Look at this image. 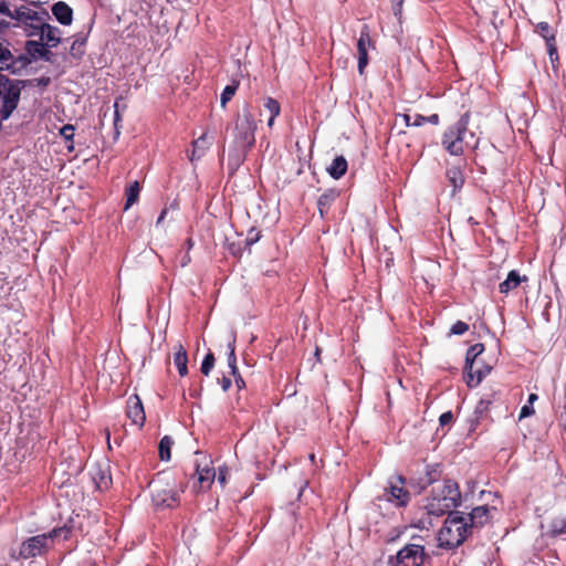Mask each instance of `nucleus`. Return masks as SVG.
I'll return each mask as SVG.
<instances>
[{
	"instance_id": "obj_1",
	"label": "nucleus",
	"mask_w": 566,
	"mask_h": 566,
	"mask_svg": "<svg viewBox=\"0 0 566 566\" xmlns=\"http://www.w3.org/2000/svg\"><path fill=\"white\" fill-rule=\"evenodd\" d=\"M256 123L248 108L238 114L233 127L234 145L237 154H230V164L238 167L244 160L245 151L255 143Z\"/></svg>"
},
{
	"instance_id": "obj_2",
	"label": "nucleus",
	"mask_w": 566,
	"mask_h": 566,
	"mask_svg": "<svg viewBox=\"0 0 566 566\" xmlns=\"http://www.w3.org/2000/svg\"><path fill=\"white\" fill-rule=\"evenodd\" d=\"M461 504L459 484L450 479L443 481L441 488L433 489L431 496L427 499L424 509L429 515L441 516L452 512V509Z\"/></svg>"
},
{
	"instance_id": "obj_3",
	"label": "nucleus",
	"mask_w": 566,
	"mask_h": 566,
	"mask_svg": "<svg viewBox=\"0 0 566 566\" xmlns=\"http://www.w3.org/2000/svg\"><path fill=\"white\" fill-rule=\"evenodd\" d=\"M70 533L71 530L67 527H55L49 533L29 537L21 543L17 555L15 552H11V557L13 559H31L44 556L51 549L55 538L63 537V539H67Z\"/></svg>"
},
{
	"instance_id": "obj_4",
	"label": "nucleus",
	"mask_w": 566,
	"mask_h": 566,
	"mask_svg": "<svg viewBox=\"0 0 566 566\" xmlns=\"http://www.w3.org/2000/svg\"><path fill=\"white\" fill-rule=\"evenodd\" d=\"M471 119L470 111L463 113L459 119L447 127L441 136L442 148L454 157H462L465 147L470 144L467 140V135L471 138H475V134L469 130V123Z\"/></svg>"
},
{
	"instance_id": "obj_5",
	"label": "nucleus",
	"mask_w": 566,
	"mask_h": 566,
	"mask_svg": "<svg viewBox=\"0 0 566 566\" xmlns=\"http://www.w3.org/2000/svg\"><path fill=\"white\" fill-rule=\"evenodd\" d=\"M151 501L157 507L174 509L179 505V489L176 479L165 472L156 474L150 481Z\"/></svg>"
},
{
	"instance_id": "obj_6",
	"label": "nucleus",
	"mask_w": 566,
	"mask_h": 566,
	"mask_svg": "<svg viewBox=\"0 0 566 566\" xmlns=\"http://www.w3.org/2000/svg\"><path fill=\"white\" fill-rule=\"evenodd\" d=\"M471 534L463 514L453 511L449 513L439 531L438 539L441 547L454 548L460 546Z\"/></svg>"
},
{
	"instance_id": "obj_7",
	"label": "nucleus",
	"mask_w": 566,
	"mask_h": 566,
	"mask_svg": "<svg viewBox=\"0 0 566 566\" xmlns=\"http://www.w3.org/2000/svg\"><path fill=\"white\" fill-rule=\"evenodd\" d=\"M49 12L44 9L34 10L28 6L13 7V28H20L28 36H36L42 32L44 20H50Z\"/></svg>"
},
{
	"instance_id": "obj_8",
	"label": "nucleus",
	"mask_w": 566,
	"mask_h": 566,
	"mask_svg": "<svg viewBox=\"0 0 566 566\" xmlns=\"http://www.w3.org/2000/svg\"><path fill=\"white\" fill-rule=\"evenodd\" d=\"M483 352L484 345L482 343H476L467 350L464 370L467 373V385L469 387L478 386L492 369L490 366H480V356Z\"/></svg>"
},
{
	"instance_id": "obj_9",
	"label": "nucleus",
	"mask_w": 566,
	"mask_h": 566,
	"mask_svg": "<svg viewBox=\"0 0 566 566\" xmlns=\"http://www.w3.org/2000/svg\"><path fill=\"white\" fill-rule=\"evenodd\" d=\"M426 558L424 547L420 544H407L397 552L396 555L389 556V566H422Z\"/></svg>"
},
{
	"instance_id": "obj_10",
	"label": "nucleus",
	"mask_w": 566,
	"mask_h": 566,
	"mask_svg": "<svg viewBox=\"0 0 566 566\" xmlns=\"http://www.w3.org/2000/svg\"><path fill=\"white\" fill-rule=\"evenodd\" d=\"M406 480L401 475L394 476L389 486L385 490V497L387 501L394 503L396 506H405L410 500V493L405 488Z\"/></svg>"
},
{
	"instance_id": "obj_11",
	"label": "nucleus",
	"mask_w": 566,
	"mask_h": 566,
	"mask_svg": "<svg viewBox=\"0 0 566 566\" xmlns=\"http://www.w3.org/2000/svg\"><path fill=\"white\" fill-rule=\"evenodd\" d=\"M27 62L28 60L22 55L14 56L10 50V43L0 39V72L18 73L27 65Z\"/></svg>"
},
{
	"instance_id": "obj_12",
	"label": "nucleus",
	"mask_w": 566,
	"mask_h": 566,
	"mask_svg": "<svg viewBox=\"0 0 566 566\" xmlns=\"http://www.w3.org/2000/svg\"><path fill=\"white\" fill-rule=\"evenodd\" d=\"M375 49V42L370 36V29L367 24H364L360 32L359 38L357 40V53H358V73L363 75L365 73V69L368 65V50Z\"/></svg>"
},
{
	"instance_id": "obj_13",
	"label": "nucleus",
	"mask_w": 566,
	"mask_h": 566,
	"mask_svg": "<svg viewBox=\"0 0 566 566\" xmlns=\"http://www.w3.org/2000/svg\"><path fill=\"white\" fill-rule=\"evenodd\" d=\"M211 463L212 462L206 457L203 458V464L196 462V473L198 475V480L193 488H197L198 485L199 491L209 490L216 480L217 471L213 467H211Z\"/></svg>"
},
{
	"instance_id": "obj_14",
	"label": "nucleus",
	"mask_w": 566,
	"mask_h": 566,
	"mask_svg": "<svg viewBox=\"0 0 566 566\" xmlns=\"http://www.w3.org/2000/svg\"><path fill=\"white\" fill-rule=\"evenodd\" d=\"M467 166V160L464 158H460L455 165H451L446 170V177L449 185L452 187L451 195L454 196L458 191L462 189L465 182L464 168Z\"/></svg>"
},
{
	"instance_id": "obj_15",
	"label": "nucleus",
	"mask_w": 566,
	"mask_h": 566,
	"mask_svg": "<svg viewBox=\"0 0 566 566\" xmlns=\"http://www.w3.org/2000/svg\"><path fill=\"white\" fill-rule=\"evenodd\" d=\"M126 416L132 420V423L136 424L138 428L144 426L146 415L143 402L137 395L128 397L126 401Z\"/></svg>"
},
{
	"instance_id": "obj_16",
	"label": "nucleus",
	"mask_w": 566,
	"mask_h": 566,
	"mask_svg": "<svg viewBox=\"0 0 566 566\" xmlns=\"http://www.w3.org/2000/svg\"><path fill=\"white\" fill-rule=\"evenodd\" d=\"M467 525L472 533L474 528L484 526L490 520V512L488 505L474 507L465 517Z\"/></svg>"
},
{
	"instance_id": "obj_17",
	"label": "nucleus",
	"mask_w": 566,
	"mask_h": 566,
	"mask_svg": "<svg viewBox=\"0 0 566 566\" xmlns=\"http://www.w3.org/2000/svg\"><path fill=\"white\" fill-rule=\"evenodd\" d=\"M528 282L527 275H522L518 271L512 270L509 272L506 279L500 283L499 291L501 294H509L515 291L522 283Z\"/></svg>"
},
{
	"instance_id": "obj_18",
	"label": "nucleus",
	"mask_w": 566,
	"mask_h": 566,
	"mask_svg": "<svg viewBox=\"0 0 566 566\" xmlns=\"http://www.w3.org/2000/svg\"><path fill=\"white\" fill-rule=\"evenodd\" d=\"M442 472V465L440 463L427 464L424 468V474L418 479L420 490H424L429 485L439 481Z\"/></svg>"
},
{
	"instance_id": "obj_19",
	"label": "nucleus",
	"mask_w": 566,
	"mask_h": 566,
	"mask_svg": "<svg viewBox=\"0 0 566 566\" xmlns=\"http://www.w3.org/2000/svg\"><path fill=\"white\" fill-rule=\"evenodd\" d=\"M48 21L49 20H44L42 32H39L36 36H39L46 46L55 48L61 42V30L57 27L49 24Z\"/></svg>"
},
{
	"instance_id": "obj_20",
	"label": "nucleus",
	"mask_w": 566,
	"mask_h": 566,
	"mask_svg": "<svg viewBox=\"0 0 566 566\" xmlns=\"http://www.w3.org/2000/svg\"><path fill=\"white\" fill-rule=\"evenodd\" d=\"M52 14L62 25H70L73 21V9L64 1L52 6Z\"/></svg>"
},
{
	"instance_id": "obj_21",
	"label": "nucleus",
	"mask_w": 566,
	"mask_h": 566,
	"mask_svg": "<svg viewBox=\"0 0 566 566\" xmlns=\"http://www.w3.org/2000/svg\"><path fill=\"white\" fill-rule=\"evenodd\" d=\"M212 144V138L208 137L206 133H203L199 138L193 140L191 154L189 155V159L191 161L199 160L209 147Z\"/></svg>"
},
{
	"instance_id": "obj_22",
	"label": "nucleus",
	"mask_w": 566,
	"mask_h": 566,
	"mask_svg": "<svg viewBox=\"0 0 566 566\" xmlns=\"http://www.w3.org/2000/svg\"><path fill=\"white\" fill-rule=\"evenodd\" d=\"M27 53L33 59L41 57L45 61L50 60V55L52 54L49 49H46V44L43 41H27L25 43Z\"/></svg>"
},
{
	"instance_id": "obj_23",
	"label": "nucleus",
	"mask_w": 566,
	"mask_h": 566,
	"mask_svg": "<svg viewBox=\"0 0 566 566\" xmlns=\"http://www.w3.org/2000/svg\"><path fill=\"white\" fill-rule=\"evenodd\" d=\"M174 353V364L178 369V373L181 377H185L188 375V355L187 350L181 344H178L175 347Z\"/></svg>"
},
{
	"instance_id": "obj_24",
	"label": "nucleus",
	"mask_w": 566,
	"mask_h": 566,
	"mask_svg": "<svg viewBox=\"0 0 566 566\" xmlns=\"http://www.w3.org/2000/svg\"><path fill=\"white\" fill-rule=\"evenodd\" d=\"M13 8L9 0H0V33L12 25Z\"/></svg>"
},
{
	"instance_id": "obj_25",
	"label": "nucleus",
	"mask_w": 566,
	"mask_h": 566,
	"mask_svg": "<svg viewBox=\"0 0 566 566\" xmlns=\"http://www.w3.org/2000/svg\"><path fill=\"white\" fill-rule=\"evenodd\" d=\"M338 191L335 190V189H328L326 190L324 193H322L318 199H317V208H318V211H319V214L322 218H324L331 206L333 205V202L336 200V198L338 197Z\"/></svg>"
},
{
	"instance_id": "obj_26",
	"label": "nucleus",
	"mask_w": 566,
	"mask_h": 566,
	"mask_svg": "<svg viewBox=\"0 0 566 566\" xmlns=\"http://www.w3.org/2000/svg\"><path fill=\"white\" fill-rule=\"evenodd\" d=\"M348 164L343 155L336 156L331 166L327 168V172L334 179H340L347 171Z\"/></svg>"
},
{
	"instance_id": "obj_27",
	"label": "nucleus",
	"mask_w": 566,
	"mask_h": 566,
	"mask_svg": "<svg viewBox=\"0 0 566 566\" xmlns=\"http://www.w3.org/2000/svg\"><path fill=\"white\" fill-rule=\"evenodd\" d=\"M142 187L139 181L135 180L125 188V207L124 210H128L134 203L138 201Z\"/></svg>"
},
{
	"instance_id": "obj_28",
	"label": "nucleus",
	"mask_w": 566,
	"mask_h": 566,
	"mask_svg": "<svg viewBox=\"0 0 566 566\" xmlns=\"http://www.w3.org/2000/svg\"><path fill=\"white\" fill-rule=\"evenodd\" d=\"M566 535V518H554L547 531V536L556 538Z\"/></svg>"
},
{
	"instance_id": "obj_29",
	"label": "nucleus",
	"mask_w": 566,
	"mask_h": 566,
	"mask_svg": "<svg viewBox=\"0 0 566 566\" xmlns=\"http://www.w3.org/2000/svg\"><path fill=\"white\" fill-rule=\"evenodd\" d=\"M172 444H174V440L171 437L165 436L161 438V440L159 441V446H158V452H159L160 460H163V461L170 460Z\"/></svg>"
},
{
	"instance_id": "obj_30",
	"label": "nucleus",
	"mask_w": 566,
	"mask_h": 566,
	"mask_svg": "<svg viewBox=\"0 0 566 566\" xmlns=\"http://www.w3.org/2000/svg\"><path fill=\"white\" fill-rule=\"evenodd\" d=\"M264 107L270 112L271 117L268 120V126L272 127L275 118L280 115L281 106L279 102L272 97H268L264 102Z\"/></svg>"
},
{
	"instance_id": "obj_31",
	"label": "nucleus",
	"mask_w": 566,
	"mask_h": 566,
	"mask_svg": "<svg viewBox=\"0 0 566 566\" xmlns=\"http://www.w3.org/2000/svg\"><path fill=\"white\" fill-rule=\"evenodd\" d=\"M240 85V82L237 80H233L230 85H227L220 96V104L222 107H226V105L232 99V97L235 95V92L238 91Z\"/></svg>"
},
{
	"instance_id": "obj_32",
	"label": "nucleus",
	"mask_w": 566,
	"mask_h": 566,
	"mask_svg": "<svg viewBox=\"0 0 566 566\" xmlns=\"http://www.w3.org/2000/svg\"><path fill=\"white\" fill-rule=\"evenodd\" d=\"M228 366L231 375H237L235 336L228 342Z\"/></svg>"
},
{
	"instance_id": "obj_33",
	"label": "nucleus",
	"mask_w": 566,
	"mask_h": 566,
	"mask_svg": "<svg viewBox=\"0 0 566 566\" xmlns=\"http://www.w3.org/2000/svg\"><path fill=\"white\" fill-rule=\"evenodd\" d=\"M92 476H93V480H94L96 486L99 490L107 489L112 481L111 475H108L106 472L102 471L101 469H98L96 472H93Z\"/></svg>"
},
{
	"instance_id": "obj_34",
	"label": "nucleus",
	"mask_w": 566,
	"mask_h": 566,
	"mask_svg": "<svg viewBox=\"0 0 566 566\" xmlns=\"http://www.w3.org/2000/svg\"><path fill=\"white\" fill-rule=\"evenodd\" d=\"M536 32L545 40L549 41L551 39H555V31L552 29L548 22H539L536 25Z\"/></svg>"
},
{
	"instance_id": "obj_35",
	"label": "nucleus",
	"mask_w": 566,
	"mask_h": 566,
	"mask_svg": "<svg viewBox=\"0 0 566 566\" xmlns=\"http://www.w3.org/2000/svg\"><path fill=\"white\" fill-rule=\"evenodd\" d=\"M214 364H216V357L213 355L212 352H209L202 363H201V367H200V371L205 375V376H209V374L211 373V370L213 369L214 367Z\"/></svg>"
},
{
	"instance_id": "obj_36",
	"label": "nucleus",
	"mask_w": 566,
	"mask_h": 566,
	"mask_svg": "<svg viewBox=\"0 0 566 566\" xmlns=\"http://www.w3.org/2000/svg\"><path fill=\"white\" fill-rule=\"evenodd\" d=\"M74 126L71 125V124H66L64 125L61 129H60V135L66 140V142H70L71 144L67 145V149L71 151L74 149V146H73V138H74Z\"/></svg>"
},
{
	"instance_id": "obj_37",
	"label": "nucleus",
	"mask_w": 566,
	"mask_h": 566,
	"mask_svg": "<svg viewBox=\"0 0 566 566\" xmlns=\"http://www.w3.org/2000/svg\"><path fill=\"white\" fill-rule=\"evenodd\" d=\"M402 117L407 126L419 127L426 124L424 116L420 114H416L415 116L403 114Z\"/></svg>"
},
{
	"instance_id": "obj_38",
	"label": "nucleus",
	"mask_w": 566,
	"mask_h": 566,
	"mask_svg": "<svg viewBox=\"0 0 566 566\" xmlns=\"http://www.w3.org/2000/svg\"><path fill=\"white\" fill-rule=\"evenodd\" d=\"M547 46V53L549 55V60L553 64V67H555V62H558V52H557V45H556V38L551 39L549 41H545Z\"/></svg>"
},
{
	"instance_id": "obj_39",
	"label": "nucleus",
	"mask_w": 566,
	"mask_h": 566,
	"mask_svg": "<svg viewBox=\"0 0 566 566\" xmlns=\"http://www.w3.org/2000/svg\"><path fill=\"white\" fill-rule=\"evenodd\" d=\"M85 42H86L85 39H76V40H74V42L72 43L70 53L73 56L81 57L84 54L83 46H84Z\"/></svg>"
},
{
	"instance_id": "obj_40",
	"label": "nucleus",
	"mask_w": 566,
	"mask_h": 566,
	"mask_svg": "<svg viewBox=\"0 0 566 566\" xmlns=\"http://www.w3.org/2000/svg\"><path fill=\"white\" fill-rule=\"evenodd\" d=\"M468 331H469V325L465 322L457 321L452 325V327L450 329V333L453 334V335H462V334H464Z\"/></svg>"
},
{
	"instance_id": "obj_41",
	"label": "nucleus",
	"mask_w": 566,
	"mask_h": 566,
	"mask_svg": "<svg viewBox=\"0 0 566 566\" xmlns=\"http://www.w3.org/2000/svg\"><path fill=\"white\" fill-rule=\"evenodd\" d=\"M493 398H494L493 395L484 396L483 398H481V400L479 401V403L476 406V411L478 412L488 411L490 405L493 401Z\"/></svg>"
},
{
	"instance_id": "obj_42",
	"label": "nucleus",
	"mask_w": 566,
	"mask_h": 566,
	"mask_svg": "<svg viewBox=\"0 0 566 566\" xmlns=\"http://www.w3.org/2000/svg\"><path fill=\"white\" fill-rule=\"evenodd\" d=\"M260 238H261L260 232L255 231L254 229H251L245 239V245L250 248L252 244L258 242L260 240Z\"/></svg>"
},
{
	"instance_id": "obj_43",
	"label": "nucleus",
	"mask_w": 566,
	"mask_h": 566,
	"mask_svg": "<svg viewBox=\"0 0 566 566\" xmlns=\"http://www.w3.org/2000/svg\"><path fill=\"white\" fill-rule=\"evenodd\" d=\"M228 474H229V470L227 467H219L218 468V472H217V480L218 482L224 486L226 483H227V479H228Z\"/></svg>"
},
{
	"instance_id": "obj_44",
	"label": "nucleus",
	"mask_w": 566,
	"mask_h": 566,
	"mask_svg": "<svg viewBox=\"0 0 566 566\" xmlns=\"http://www.w3.org/2000/svg\"><path fill=\"white\" fill-rule=\"evenodd\" d=\"M115 112H114V127H115V134L119 135V122L122 120V116L118 111V103L115 102L114 104Z\"/></svg>"
},
{
	"instance_id": "obj_45",
	"label": "nucleus",
	"mask_w": 566,
	"mask_h": 566,
	"mask_svg": "<svg viewBox=\"0 0 566 566\" xmlns=\"http://www.w3.org/2000/svg\"><path fill=\"white\" fill-rule=\"evenodd\" d=\"M534 413H535V410H534L533 406L527 403V405H524L521 408L518 418L520 419H524V418H527L530 416H533Z\"/></svg>"
},
{
	"instance_id": "obj_46",
	"label": "nucleus",
	"mask_w": 566,
	"mask_h": 566,
	"mask_svg": "<svg viewBox=\"0 0 566 566\" xmlns=\"http://www.w3.org/2000/svg\"><path fill=\"white\" fill-rule=\"evenodd\" d=\"M403 1L405 0H391V8L396 17L401 15Z\"/></svg>"
},
{
	"instance_id": "obj_47",
	"label": "nucleus",
	"mask_w": 566,
	"mask_h": 566,
	"mask_svg": "<svg viewBox=\"0 0 566 566\" xmlns=\"http://www.w3.org/2000/svg\"><path fill=\"white\" fill-rule=\"evenodd\" d=\"M452 420H453V415L451 411L443 412L439 418V422L441 426H447V424L451 423Z\"/></svg>"
},
{
	"instance_id": "obj_48",
	"label": "nucleus",
	"mask_w": 566,
	"mask_h": 566,
	"mask_svg": "<svg viewBox=\"0 0 566 566\" xmlns=\"http://www.w3.org/2000/svg\"><path fill=\"white\" fill-rule=\"evenodd\" d=\"M218 382L221 385L223 391H228L232 385L231 378L227 376L218 379Z\"/></svg>"
},
{
	"instance_id": "obj_49",
	"label": "nucleus",
	"mask_w": 566,
	"mask_h": 566,
	"mask_svg": "<svg viewBox=\"0 0 566 566\" xmlns=\"http://www.w3.org/2000/svg\"><path fill=\"white\" fill-rule=\"evenodd\" d=\"M232 376L234 377V382H235L238 389H242L245 387V381L242 378V376L240 375L238 369H237V375H232Z\"/></svg>"
},
{
	"instance_id": "obj_50",
	"label": "nucleus",
	"mask_w": 566,
	"mask_h": 566,
	"mask_svg": "<svg viewBox=\"0 0 566 566\" xmlns=\"http://www.w3.org/2000/svg\"><path fill=\"white\" fill-rule=\"evenodd\" d=\"M426 123H430L432 125H438L440 122V117L438 114H432L430 116H424Z\"/></svg>"
},
{
	"instance_id": "obj_51",
	"label": "nucleus",
	"mask_w": 566,
	"mask_h": 566,
	"mask_svg": "<svg viewBox=\"0 0 566 566\" xmlns=\"http://www.w3.org/2000/svg\"><path fill=\"white\" fill-rule=\"evenodd\" d=\"M36 81H38V86H48L51 82L50 77H48V76H42V77L38 78Z\"/></svg>"
},
{
	"instance_id": "obj_52",
	"label": "nucleus",
	"mask_w": 566,
	"mask_h": 566,
	"mask_svg": "<svg viewBox=\"0 0 566 566\" xmlns=\"http://www.w3.org/2000/svg\"><path fill=\"white\" fill-rule=\"evenodd\" d=\"M537 399H538V396L536 394H530L527 402H528V405L532 406Z\"/></svg>"
},
{
	"instance_id": "obj_53",
	"label": "nucleus",
	"mask_w": 566,
	"mask_h": 566,
	"mask_svg": "<svg viewBox=\"0 0 566 566\" xmlns=\"http://www.w3.org/2000/svg\"><path fill=\"white\" fill-rule=\"evenodd\" d=\"M166 214H167V209L165 208V209L161 211V213L159 214L158 219H157V224H160V223L164 221V219H165Z\"/></svg>"
},
{
	"instance_id": "obj_54",
	"label": "nucleus",
	"mask_w": 566,
	"mask_h": 566,
	"mask_svg": "<svg viewBox=\"0 0 566 566\" xmlns=\"http://www.w3.org/2000/svg\"><path fill=\"white\" fill-rule=\"evenodd\" d=\"M109 437H111V433L108 430H106V440H107V446L108 448L111 449V441H109Z\"/></svg>"
},
{
	"instance_id": "obj_55",
	"label": "nucleus",
	"mask_w": 566,
	"mask_h": 566,
	"mask_svg": "<svg viewBox=\"0 0 566 566\" xmlns=\"http://www.w3.org/2000/svg\"><path fill=\"white\" fill-rule=\"evenodd\" d=\"M478 145H479V139H478V138H475V142H474V144L472 145V148H474V149H475V148H478Z\"/></svg>"
},
{
	"instance_id": "obj_56",
	"label": "nucleus",
	"mask_w": 566,
	"mask_h": 566,
	"mask_svg": "<svg viewBox=\"0 0 566 566\" xmlns=\"http://www.w3.org/2000/svg\"><path fill=\"white\" fill-rule=\"evenodd\" d=\"M469 222L472 223V224H476L478 222L473 220V218H469Z\"/></svg>"
},
{
	"instance_id": "obj_57",
	"label": "nucleus",
	"mask_w": 566,
	"mask_h": 566,
	"mask_svg": "<svg viewBox=\"0 0 566 566\" xmlns=\"http://www.w3.org/2000/svg\"><path fill=\"white\" fill-rule=\"evenodd\" d=\"M310 459H311V461H312V462H314V460H315V455L312 453V454L310 455Z\"/></svg>"
}]
</instances>
